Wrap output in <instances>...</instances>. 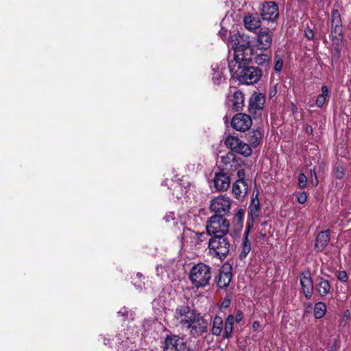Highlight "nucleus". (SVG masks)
I'll use <instances>...</instances> for the list:
<instances>
[{
  "instance_id": "obj_24",
  "label": "nucleus",
  "mask_w": 351,
  "mask_h": 351,
  "mask_svg": "<svg viewBox=\"0 0 351 351\" xmlns=\"http://www.w3.org/2000/svg\"><path fill=\"white\" fill-rule=\"evenodd\" d=\"M330 239V231L329 230L321 231L317 236L315 250L317 252L323 251L328 244Z\"/></svg>"
},
{
  "instance_id": "obj_40",
  "label": "nucleus",
  "mask_w": 351,
  "mask_h": 351,
  "mask_svg": "<svg viewBox=\"0 0 351 351\" xmlns=\"http://www.w3.org/2000/svg\"><path fill=\"white\" fill-rule=\"evenodd\" d=\"M307 177L303 173H300L298 176V186L301 189H304L307 186Z\"/></svg>"
},
{
  "instance_id": "obj_45",
  "label": "nucleus",
  "mask_w": 351,
  "mask_h": 351,
  "mask_svg": "<svg viewBox=\"0 0 351 351\" xmlns=\"http://www.w3.org/2000/svg\"><path fill=\"white\" fill-rule=\"evenodd\" d=\"M298 202L300 204H304L307 199V195L305 192H302L298 195Z\"/></svg>"
},
{
  "instance_id": "obj_53",
  "label": "nucleus",
  "mask_w": 351,
  "mask_h": 351,
  "mask_svg": "<svg viewBox=\"0 0 351 351\" xmlns=\"http://www.w3.org/2000/svg\"><path fill=\"white\" fill-rule=\"evenodd\" d=\"M223 120H224V123H226L228 122V116H225L223 117Z\"/></svg>"
},
{
  "instance_id": "obj_3",
  "label": "nucleus",
  "mask_w": 351,
  "mask_h": 351,
  "mask_svg": "<svg viewBox=\"0 0 351 351\" xmlns=\"http://www.w3.org/2000/svg\"><path fill=\"white\" fill-rule=\"evenodd\" d=\"M230 223L222 215H213L206 221V229L210 236L228 234Z\"/></svg>"
},
{
  "instance_id": "obj_8",
  "label": "nucleus",
  "mask_w": 351,
  "mask_h": 351,
  "mask_svg": "<svg viewBox=\"0 0 351 351\" xmlns=\"http://www.w3.org/2000/svg\"><path fill=\"white\" fill-rule=\"evenodd\" d=\"M208 328V322L199 313L192 322L186 326L185 329L189 332L191 337L198 338L207 333Z\"/></svg>"
},
{
  "instance_id": "obj_32",
  "label": "nucleus",
  "mask_w": 351,
  "mask_h": 351,
  "mask_svg": "<svg viewBox=\"0 0 351 351\" xmlns=\"http://www.w3.org/2000/svg\"><path fill=\"white\" fill-rule=\"evenodd\" d=\"M223 319L219 316H215L213 321L212 334L215 336H219L223 330Z\"/></svg>"
},
{
  "instance_id": "obj_37",
  "label": "nucleus",
  "mask_w": 351,
  "mask_h": 351,
  "mask_svg": "<svg viewBox=\"0 0 351 351\" xmlns=\"http://www.w3.org/2000/svg\"><path fill=\"white\" fill-rule=\"evenodd\" d=\"M346 169L341 164H337L333 169V176L337 179H341L345 175Z\"/></svg>"
},
{
  "instance_id": "obj_18",
  "label": "nucleus",
  "mask_w": 351,
  "mask_h": 351,
  "mask_svg": "<svg viewBox=\"0 0 351 351\" xmlns=\"http://www.w3.org/2000/svg\"><path fill=\"white\" fill-rule=\"evenodd\" d=\"M244 27L252 32H256L261 27L260 15L257 12L248 13L243 19Z\"/></svg>"
},
{
  "instance_id": "obj_7",
  "label": "nucleus",
  "mask_w": 351,
  "mask_h": 351,
  "mask_svg": "<svg viewBox=\"0 0 351 351\" xmlns=\"http://www.w3.org/2000/svg\"><path fill=\"white\" fill-rule=\"evenodd\" d=\"M199 313L194 308H191L187 304H182L176 308L174 317L185 328Z\"/></svg>"
},
{
  "instance_id": "obj_30",
  "label": "nucleus",
  "mask_w": 351,
  "mask_h": 351,
  "mask_svg": "<svg viewBox=\"0 0 351 351\" xmlns=\"http://www.w3.org/2000/svg\"><path fill=\"white\" fill-rule=\"evenodd\" d=\"M262 136V134L258 130H253L251 131L247 138L250 147H257L261 143Z\"/></svg>"
},
{
  "instance_id": "obj_2",
  "label": "nucleus",
  "mask_w": 351,
  "mask_h": 351,
  "mask_svg": "<svg viewBox=\"0 0 351 351\" xmlns=\"http://www.w3.org/2000/svg\"><path fill=\"white\" fill-rule=\"evenodd\" d=\"M230 243L227 234L210 236L208 242V254L213 258L224 260L230 252Z\"/></svg>"
},
{
  "instance_id": "obj_44",
  "label": "nucleus",
  "mask_w": 351,
  "mask_h": 351,
  "mask_svg": "<svg viewBox=\"0 0 351 351\" xmlns=\"http://www.w3.org/2000/svg\"><path fill=\"white\" fill-rule=\"evenodd\" d=\"M304 34H305L306 38L309 40H313L314 38V32H313V29L309 27H308L305 30Z\"/></svg>"
},
{
  "instance_id": "obj_17",
  "label": "nucleus",
  "mask_w": 351,
  "mask_h": 351,
  "mask_svg": "<svg viewBox=\"0 0 351 351\" xmlns=\"http://www.w3.org/2000/svg\"><path fill=\"white\" fill-rule=\"evenodd\" d=\"M232 268L229 265H223L219 270L218 276L215 280L217 286L220 289L226 288L232 279Z\"/></svg>"
},
{
  "instance_id": "obj_51",
  "label": "nucleus",
  "mask_w": 351,
  "mask_h": 351,
  "mask_svg": "<svg viewBox=\"0 0 351 351\" xmlns=\"http://www.w3.org/2000/svg\"><path fill=\"white\" fill-rule=\"evenodd\" d=\"M306 132L312 133L313 132V128L311 126L306 127Z\"/></svg>"
},
{
  "instance_id": "obj_21",
  "label": "nucleus",
  "mask_w": 351,
  "mask_h": 351,
  "mask_svg": "<svg viewBox=\"0 0 351 351\" xmlns=\"http://www.w3.org/2000/svg\"><path fill=\"white\" fill-rule=\"evenodd\" d=\"M259 213V199L258 198L257 193L255 197H253L251 199V202L248 208V217L246 226L252 225V228L254 220L258 217Z\"/></svg>"
},
{
  "instance_id": "obj_38",
  "label": "nucleus",
  "mask_w": 351,
  "mask_h": 351,
  "mask_svg": "<svg viewBox=\"0 0 351 351\" xmlns=\"http://www.w3.org/2000/svg\"><path fill=\"white\" fill-rule=\"evenodd\" d=\"M331 25H341V18L337 10H333L331 13Z\"/></svg>"
},
{
  "instance_id": "obj_28",
  "label": "nucleus",
  "mask_w": 351,
  "mask_h": 351,
  "mask_svg": "<svg viewBox=\"0 0 351 351\" xmlns=\"http://www.w3.org/2000/svg\"><path fill=\"white\" fill-rule=\"evenodd\" d=\"M254 62L260 66H263L265 70L269 69L271 54L259 53L254 58Z\"/></svg>"
},
{
  "instance_id": "obj_4",
  "label": "nucleus",
  "mask_w": 351,
  "mask_h": 351,
  "mask_svg": "<svg viewBox=\"0 0 351 351\" xmlns=\"http://www.w3.org/2000/svg\"><path fill=\"white\" fill-rule=\"evenodd\" d=\"M206 240L204 232H197L186 227L183 228L180 241L182 247H189L192 250L199 249Z\"/></svg>"
},
{
  "instance_id": "obj_6",
  "label": "nucleus",
  "mask_w": 351,
  "mask_h": 351,
  "mask_svg": "<svg viewBox=\"0 0 351 351\" xmlns=\"http://www.w3.org/2000/svg\"><path fill=\"white\" fill-rule=\"evenodd\" d=\"M226 147L230 149L232 153H236L244 157H249L252 154L250 145L237 136L228 135L224 139Z\"/></svg>"
},
{
  "instance_id": "obj_10",
  "label": "nucleus",
  "mask_w": 351,
  "mask_h": 351,
  "mask_svg": "<svg viewBox=\"0 0 351 351\" xmlns=\"http://www.w3.org/2000/svg\"><path fill=\"white\" fill-rule=\"evenodd\" d=\"M230 123L234 130L244 132L251 128L252 121L250 115L245 113L239 112L233 116Z\"/></svg>"
},
{
  "instance_id": "obj_12",
  "label": "nucleus",
  "mask_w": 351,
  "mask_h": 351,
  "mask_svg": "<svg viewBox=\"0 0 351 351\" xmlns=\"http://www.w3.org/2000/svg\"><path fill=\"white\" fill-rule=\"evenodd\" d=\"M244 95L240 90H234L232 93L230 90L227 96L226 104L235 111H241L244 106Z\"/></svg>"
},
{
  "instance_id": "obj_41",
  "label": "nucleus",
  "mask_w": 351,
  "mask_h": 351,
  "mask_svg": "<svg viewBox=\"0 0 351 351\" xmlns=\"http://www.w3.org/2000/svg\"><path fill=\"white\" fill-rule=\"evenodd\" d=\"M237 176L238 180L236 182H241V184H247L245 179V171L244 169H240L237 171Z\"/></svg>"
},
{
  "instance_id": "obj_1",
  "label": "nucleus",
  "mask_w": 351,
  "mask_h": 351,
  "mask_svg": "<svg viewBox=\"0 0 351 351\" xmlns=\"http://www.w3.org/2000/svg\"><path fill=\"white\" fill-rule=\"evenodd\" d=\"M189 278L195 288H204L210 284L212 267L204 263L199 262L191 267Z\"/></svg>"
},
{
  "instance_id": "obj_46",
  "label": "nucleus",
  "mask_w": 351,
  "mask_h": 351,
  "mask_svg": "<svg viewBox=\"0 0 351 351\" xmlns=\"http://www.w3.org/2000/svg\"><path fill=\"white\" fill-rule=\"evenodd\" d=\"M130 313V311L126 308L125 307H123L119 312L118 314L122 317H123L125 319H127L128 317V315Z\"/></svg>"
},
{
  "instance_id": "obj_31",
  "label": "nucleus",
  "mask_w": 351,
  "mask_h": 351,
  "mask_svg": "<svg viewBox=\"0 0 351 351\" xmlns=\"http://www.w3.org/2000/svg\"><path fill=\"white\" fill-rule=\"evenodd\" d=\"M330 97V91L327 86L323 85L322 86V93L319 94L316 99V105L319 108H322L327 99Z\"/></svg>"
},
{
  "instance_id": "obj_13",
  "label": "nucleus",
  "mask_w": 351,
  "mask_h": 351,
  "mask_svg": "<svg viewBox=\"0 0 351 351\" xmlns=\"http://www.w3.org/2000/svg\"><path fill=\"white\" fill-rule=\"evenodd\" d=\"M261 16L264 21H274L279 16L278 5L273 1L263 4Z\"/></svg>"
},
{
  "instance_id": "obj_26",
  "label": "nucleus",
  "mask_w": 351,
  "mask_h": 351,
  "mask_svg": "<svg viewBox=\"0 0 351 351\" xmlns=\"http://www.w3.org/2000/svg\"><path fill=\"white\" fill-rule=\"evenodd\" d=\"M225 71L226 68H223L220 65L216 64L213 66V73L212 80L215 84L219 85L226 82Z\"/></svg>"
},
{
  "instance_id": "obj_20",
  "label": "nucleus",
  "mask_w": 351,
  "mask_h": 351,
  "mask_svg": "<svg viewBox=\"0 0 351 351\" xmlns=\"http://www.w3.org/2000/svg\"><path fill=\"white\" fill-rule=\"evenodd\" d=\"M184 344L183 339L176 335H167L165 339L164 351H178Z\"/></svg>"
},
{
  "instance_id": "obj_15",
  "label": "nucleus",
  "mask_w": 351,
  "mask_h": 351,
  "mask_svg": "<svg viewBox=\"0 0 351 351\" xmlns=\"http://www.w3.org/2000/svg\"><path fill=\"white\" fill-rule=\"evenodd\" d=\"M230 42L234 50L238 49L250 50V37L245 33L238 32L231 36Z\"/></svg>"
},
{
  "instance_id": "obj_16",
  "label": "nucleus",
  "mask_w": 351,
  "mask_h": 351,
  "mask_svg": "<svg viewBox=\"0 0 351 351\" xmlns=\"http://www.w3.org/2000/svg\"><path fill=\"white\" fill-rule=\"evenodd\" d=\"M213 182L216 191H226L230 187V178L227 173L220 171L215 173Z\"/></svg>"
},
{
  "instance_id": "obj_25",
  "label": "nucleus",
  "mask_w": 351,
  "mask_h": 351,
  "mask_svg": "<svg viewBox=\"0 0 351 351\" xmlns=\"http://www.w3.org/2000/svg\"><path fill=\"white\" fill-rule=\"evenodd\" d=\"M315 289L322 297L326 296L331 289L328 280L321 276H318L315 279Z\"/></svg>"
},
{
  "instance_id": "obj_22",
  "label": "nucleus",
  "mask_w": 351,
  "mask_h": 351,
  "mask_svg": "<svg viewBox=\"0 0 351 351\" xmlns=\"http://www.w3.org/2000/svg\"><path fill=\"white\" fill-rule=\"evenodd\" d=\"M256 43L259 49L267 50L270 48L272 43L271 32L268 29L259 31L256 37Z\"/></svg>"
},
{
  "instance_id": "obj_43",
  "label": "nucleus",
  "mask_w": 351,
  "mask_h": 351,
  "mask_svg": "<svg viewBox=\"0 0 351 351\" xmlns=\"http://www.w3.org/2000/svg\"><path fill=\"white\" fill-rule=\"evenodd\" d=\"M337 278L339 280L345 282H347L348 276L345 271H340L337 274Z\"/></svg>"
},
{
  "instance_id": "obj_36",
  "label": "nucleus",
  "mask_w": 351,
  "mask_h": 351,
  "mask_svg": "<svg viewBox=\"0 0 351 351\" xmlns=\"http://www.w3.org/2000/svg\"><path fill=\"white\" fill-rule=\"evenodd\" d=\"M221 161L223 165H230L232 166V163L237 162V157L234 153L230 152L226 155L221 156Z\"/></svg>"
},
{
  "instance_id": "obj_55",
  "label": "nucleus",
  "mask_w": 351,
  "mask_h": 351,
  "mask_svg": "<svg viewBox=\"0 0 351 351\" xmlns=\"http://www.w3.org/2000/svg\"><path fill=\"white\" fill-rule=\"evenodd\" d=\"M162 185H167V181H163L162 183Z\"/></svg>"
},
{
  "instance_id": "obj_52",
  "label": "nucleus",
  "mask_w": 351,
  "mask_h": 351,
  "mask_svg": "<svg viewBox=\"0 0 351 351\" xmlns=\"http://www.w3.org/2000/svg\"><path fill=\"white\" fill-rule=\"evenodd\" d=\"M223 305L224 307H228L230 305V301H224L223 302Z\"/></svg>"
},
{
  "instance_id": "obj_54",
  "label": "nucleus",
  "mask_w": 351,
  "mask_h": 351,
  "mask_svg": "<svg viewBox=\"0 0 351 351\" xmlns=\"http://www.w3.org/2000/svg\"><path fill=\"white\" fill-rule=\"evenodd\" d=\"M136 276H137V277H138V278H141V277H143V275H142L141 273H137Z\"/></svg>"
},
{
  "instance_id": "obj_19",
  "label": "nucleus",
  "mask_w": 351,
  "mask_h": 351,
  "mask_svg": "<svg viewBox=\"0 0 351 351\" xmlns=\"http://www.w3.org/2000/svg\"><path fill=\"white\" fill-rule=\"evenodd\" d=\"M252 49H234V59L238 64V68L249 65L252 60Z\"/></svg>"
},
{
  "instance_id": "obj_39",
  "label": "nucleus",
  "mask_w": 351,
  "mask_h": 351,
  "mask_svg": "<svg viewBox=\"0 0 351 351\" xmlns=\"http://www.w3.org/2000/svg\"><path fill=\"white\" fill-rule=\"evenodd\" d=\"M283 66V60L281 56H279L278 54L275 55V64H274V71L277 73H280L282 70Z\"/></svg>"
},
{
  "instance_id": "obj_5",
  "label": "nucleus",
  "mask_w": 351,
  "mask_h": 351,
  "mask_svg": "<svg viewBox=\"0 0 351 351\" xmlns=\"http://www.w3.org/2000/svg\"><path fill=\"white\" fill-rule=\"evenodd\" d=\"M238 80L245 84H254L257 83L263 76V71L256 66H244L238 68Z\"/></svg>"
},
{
  "instance_id": "obj_50",
  "label": "nucleus",
  "mask_w": 351,
  "mask_h": 351,
  "mask_svg": "<svg viewBox=\"0 0 351 351\" xmlns=\"http://www.w3.org/2000/svg\"><path fill=\"white\" fill-rule=\"evenodd\" d=\"M310 172H311V178H314L315 176H317V173H316V171H315V169H311Z\"/></svg>"
},
{
  "instance_id": "obj_34",
  "label": "nucleus",
  "mask_w": 351,
  "mask_h": 351,
  "mask_svg": "<svg viewBox=\"0 0 351 351\" xmlns=\"http://www.w3.org/2000/svg\"><path fill=\"white\" fill-rule=\"evenodd\" d=\"M170 189L172 191V195L178 199L180 198L185 193H186V188L183 187L178 181L173 182L171 184Z\"/></svg>"
},
{
  "instance_id": "obj_27",
  "label": "nucleus",
  "mask_w": 351,
  "mask_h": 351,
  "mask_svg": "<svg viewBox=\"0 0 351 351\" xmlns=\"http://www.w3.org/2000/svg\"><path fill=\"white\" fill-rule=\"evenodd\" d=\"M331 38L332 45L339 47L343 40L341 25H331Z\"/></svg>"
},
{
  "instance_id": "obj_9",
  "label": "nucleus",
  "mask_w": 351,
  "mask_h": 351,
  "mask_svg": "<svg viewBox=\"0 0 351 351\" xmlns=\"http://www.w3.org/2000/svg\"><path fill=\"white\" fill-rule=\"evenodd\" d=\"M230 207V199L222 195L212 199L209 206L210 210L215 213V215H222L223 216L228 214Z\"/></svg>"
},
{
  "instance_id": "obj_11",
  "label": "nucleus",
  "mask_w": 351,
  "mask_h": 351,
  "mask_svg": "<svg viewBox=\"0 0 351 351\" xmlns=\"http://www.w3.org/2000/svg\"><path fill=\"white\" fill-rule=\"evenodd\" d=\"M265 101V96L262 93H255L249 101L248 111L254 117L261 115Z\"/></svg>"
},
{
  "instance_id": "obj_49",
  "label": "nucleus",
  "mask_w": 351,
  "mask_h": 351,
  "mask_svg": "<svg viewBox=\"0 0 351 351\" xmlns=\"http://www.w3.org/2000/svg\"><path fill=\"white\" fill-rule=\"evenodd\" d=\"M260 327V324L258 322L255 321L252 324V328L254 330H257Z\"/></svg>"
},
{
  "instance_id": "obj_14",
  "label": "nucleus",
  "mask_w": 351,
  "mask_h": 351,
  "mask_svg": "<svg viewBox=\"0 0 351 351\" xmlns=\"http://www.w3.org/2000/svg\"><path fill=\"white\" fill-rule=\"evenodd\" d=\"M300 281L305 298L309 300L312 297L314 290L313 282L309 270L301 273Z\"/></svg>"
},
{
  "instance_id": "obj_33",
  "label": "nucleus",
  "mask_w": 351,
  "mask_h": 351,
  "mask_svg": "<svg viewBox=\"0 0 351 351\" xmlns=\"http://www.w3.org/2000/svg\"><path fill=\"white\" fill-rule=\"evenodd\" d=\"M233 323L234 316L232 315H229L225 320L224 331L223 335L224 339H228L230 337L233 330Z\"/></svg>"
},
{
  "instance_id": "obj_29",
  "label": "nucleus",
  "mask_w": 351,
  "mask_h": 351,
  "mask_svg": "<svg viewBox=\"0 0 351 351\" xmlns=\"http://www.w3.org/2000/svg\"><path fill=\"white\" fill-rule=\"evenodd\" d=\"M248 186L247 184L235 182L232 185V193L237 199H239L247 193Z\"/></svg>"
},
{
  "instance_id": "obj_42",
  "label": "nucleus",
  "mask_w": 351,
  "mask_h": 351,
  "mask_svg": "<svg viewBox=\"0 0 351 351\" xmlns=\"http://www.w3.org/2000/svg\"><path fill=\"white\" fill-rule=\"evenodd\" d=\"M244 210L243 209H239L234 215V219L238 221V223H241L244 218Z\"/></svg>"
},
{
  "instance_id": "obj_48",
  "label": "nucleus",
  "mask_w": 351,
  "mask_h": 351,
  "mask_svg": "<svg viewBox=\"0 0 351 351\" xmlns=\"http://www.w3.org/2000/svg\"><path fill=\"white\" fill-rule=\"evenodd\" d=\"M318 183H319V180H318V178H317V176H315L314 178H311V184L313 186H317Z\"/></svg>"
},
{
  "instance_id": "obj_23",
  "label": "nucleus",
  "mask_w": 351,
  "mask_h": 351,
  "mask_svg": "<svg viewBox=\"0 0 351 351\" xmlns=\"http://www.w3.org/2000/svg\"><path fill=\"white\" fill-rule=\"evenodd\" d=\"M251 230L252 225L246 226L241 245V252L239 255L240 259L245 258L251 250V243L248 238Z\"/></svg>"
},
{
  "instance_id": "obj_47",
  "label": "nucleus",
  "mask_w": 351,
  "mask_h": 351,
  "mask_svg": "<svg viewBox=\"0 0 351 351\" xmlns=\"http://www.w3.org/2000/svg\"><path fill=\"white\" fill-rule=\"evenodd\" d=\"M243 318V314L241 311H238L235 315V317H234V320L237 323H239Z\"/></svg>"
},
{
  "instance_id": "obj_35",
  "label": "nucleus",
  "mask_w": 351,
  "mask_h": 351,
  "mask_svg": "<svg viewBox=\"0 0 351 351\" xmlns=\"http://www.w3.org/2000/svg\"><path fill=\"white\" fill-rule=\"evenodd\" d=\"M326 312V306L324 302H319L315 304L314 308V316L316 319L322 318Z\"/></svg>"
}]
</instances>
